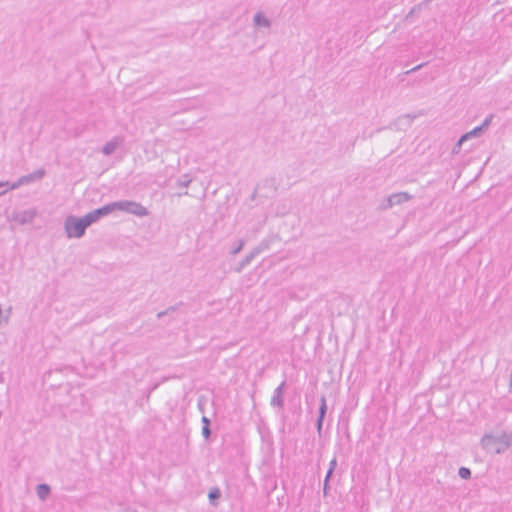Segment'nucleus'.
I'll use <instances>...</instances> for the list:
<instances>
[{"instance_id": "obj_1", "label": "nucleus", "mask_w": 512, "mask_h": 512, "mask_svg": "<svg viewBox=\"0 0 512 512\" xmlns=\"http://www.w3.org/2000/svg\"><path fill=\"white\" fill-rule=\"evenodd\" d=\"M89 227L85 217H76L69 215L64 222L65 232L68 238H81L84 236L86 229Z\"/></svg>"}, {"instance_id": "obj_2", "label": "nucleus", "mask_w": 512, "mask_h": 512, "mask_svg": "<svg viewBox=\"0 0 512 512\" xmlns=\"http://www.w3.org/2000/svg\"><path fill=\"white\" fill-rule=\"evenodd\" d=\"M113 211L119 210L123 211L129 214H133L139 217H144L149 214V211L146 207H144L142 204L130 201V200H123V201H115L112 202Z\"/></svg>"}, {"instance_id": "obj_3", "label": "nucleus", "mask_w": 512, "mask_h": 512, "mask_svg": "<svg viewBox=\"0 0 512 512\" xmlns=\"http://www.w3.org/2000/svg\"><path fill=\"white\" fill-rule=\"evenodd\" d=\"M112 212H114V211H113V206H112V202H111V203H108L100 208H97V209L87 213L86 215H84V217L90 226L93 223L99 221L101 218L109 215Z\"/></svg>"}, {"instance_id": "obj_4", "label": "nucleus", "mask_w": 512, "mask_h": 512, "mask_svg": "<svg viewBox=\"0 0 512 512\" xmlns=\"http://www.w3.org/2000/svg\"><path fill=\"white\" fill-rule=\"evenodd\" d=\"M327 413V402L325 395L320 397V406L318 411V417L316 419V429L319 437L322 436L323 422Z\"/></svg>"}, {"instance_id": "obj_5", "label": "nucleus", "mask_w": 512, "mask_h": 512, "mask_svg": "<svg viewBox=\"0 0 512 512\" xmlns=\"http://www.w3.org/2000/svg\"><path fill=\"white\" fill-rule=\"evenodd\" d=\"M481 444L482 447L487 451L495 453V448L501 447V439L489 434H485L481 439Z\"/></svg>"}, {"instance_id": "obj_6", "label": "nucleus", "mask_w": 512, "mask_h": 512, "mask_svg": "<svg viewBox=\"0 0 512 512\" xmlns=\"http://www.w3.org/2000/svg\"><path fill=\"white\" fill-rule=\"evenodd\" d=\"M286 386V382L283 381L277 388H275L273 395L271 397V405L273 407L283 408L284 406V388Z\"/></svg>"}, {"instance_id": "obj_7", "label": "nucleus", "mask_w": 512, "mask_h": 512, "mask_svg": "<svg viewBox=\"0 0 512 512\" xmlns=\"http://www.w3.org/2000/svg\"><path fill=\"white\" fill-rule=\"evenodd\" d=\"M36 216V212L33 210H24L17 213L14 217V220L20 224H27L33 221Z\"/></svg>"}, {"instance_id": "obj_8", "label": "nucleus", "mask_w": 512, "mask_h": 512, "mask_svg": "<svg viewBox=\"0 0 512 512\" xmlns=\"http://www.w3.org/2000/svg\"><path fill=\"white\" fill-rule=\"evenodd\" d=\"M391 201H392V204L395 206V205H399V204H402L404 202H407L409 201L410 199H412V195H410L409 193L407 192H398V193H394V194H391L389 195Z\"/></svg>"}, {"instance_id": "obj_9", "label": "nucleus", "mask_w": 512, "mask_h": 512, "mask_svg": "<svg viewBox=\"0 0 512 512\" xmlns=\"http://www.w3.org/2000/svg\"><path fill=\"white\" fill-rule=\"evenodd\" d=\"M499 438L501 439V447L495 448V454L505 452V450L512 444V435L503 433Z\"/></svg>"}, {"instance_id": "obj_10", "label": "nucleus", "mask_w": 512, "mask_h": 512, "mask_svg": "<svg viewBox=\"0 0 512 512\" xmlns=\"http://www.w3.org/2000/svg\"><path fill=\"white\" fill-rule=\"evenodd\" d=\"M33 181H35V180H34L33 176H32V175H31V173H30V174H28V175H24V176L20 177L16 182H14L13 184H11V185L8 187V189H10V190H14V189L19 188V187H20L21 185H23V184H28V183L33 182Z\"/></svg>"}, {"instance_id": "obj_11", "label": "nucleus", "mask_w": 512, "mask_h": 512, "mask_svg": "<svg viewBox=\"0 0 512 512\" xmlns=\"http://www.w3.org/2000/svg\"><path fill=\"white\" fill-rule=\"evenodd\" d=\"M50 492H51V488L48 484L43 483V484H38L36 486L37 496L41 500H45L47 498V496L50 494Z\"/></svg>"}, {"instance_id": "obj_12", "label": "nucleus", "mask_w": 512, "mask_h": 512, "mask_svg": "<svg viewBox=\"0 0 512 512\" xmlns=\"http://www.w3.org/2000/svg\"><path fill=\"white\" fill-rule=\"evenodd\" d=\"M253 20H254V23L256 26H260V27H270L271 26L270 20L261 12L256 13Z\"/></svg>"}, {"instance_id": "obj_13", "label": "nucleus", "mask_w": 512, "mask_h": 512, "mask_svg": "<svg viewBox=\"0 0 512 512\" xmlns=\"http://www.w3.org/2000/svg\"><path fill=\"white\" fill-rule=\"evenodd\" d=\"M119 143L120 142L117 138H114L113 140L107 142L102 148L103 154L111 155L117 149Z\"/></svg>"}, {"instance_id": "obj_14", "label": "nucleus", "mask_w": 512, "mask_h": 512, "mask_svg": "<svg viewBox=\"0 0 512 512\" xmlns=\"http://www.w3.org/2000/svg\"><path fill=\"white\" fill-rule=\"evenodd\" d=\"M481 134H482L481 128L480 127H475L471 131L463 134L461 136V141H467L468 139H470L472 137H479V136H481Z\"/></svg>"}, {"instance_id": "obj_15", "label": "nucleus", "mask_w": 512, "mask_h": 512, "mask_svg": "<svg viewBox=\"0 0 512 512\" xmlns=\"http://www.w3.org/2000/svg\"><path fill=\"white\" fill-rule=\"evenodd\" d=\"M253 254H248L246 255L242 261L239 263V265L235 268V271L237 273H240L244 267H246L247 265H249L251 263V261L253 260Z\"/></svg>"}, {"instance_id": "obj_16", "label": "nucleus", "mask_w": 512, "mask_h": 512, "mask_svg": "<svg viewBox=\"0 0 512 512\" xmlns=\"http://www.w3.org/2000/svg\"><path fill=\"white\" fill-rule=\"evenodd\" d=\"M183 305V302H179L178 304L174 305V306H170L168 307L167 309L163 310V311H160L158 314H157V318L158 319H161L162 317H164L165 315H169L173 312H175L179 306Z\"/></svg>"}, {"instance_id": "obj_17", "label": "nucleus", "mask_w": 512, "mask_h": 512, "mask_svg": "<svg viewBox=\"0 0 512 512\" xmlns=\"http://www.w3.org/2000/svg\"><path fill=\"white\" fill-rule=\"evenodd\" d=\"M413 119H414V116H411V115L407 114V115H404V116L399 117V118L395 121L394 125H396V126H400V125H401V123H402L403 121H405V122H406V125H407V126H410V125H411V123H412V121H413Z\"/></svg>"}, {"instance_id": "obj_18", "label": "nucleus", "mask_w": 512, "mask_h": 512, "mask_svg": "<svg viewBox=\"0 0 512 512\" xmlns=\"http://www.w3.org/2000/svg\"><path fill=\"white\" fill-rule=\"evenodd\" d=\"M268 248V243L262 241L257 247H255L249 254H253V258L259 255L262 251Z\"/></svg>"}, {"instance_id": "obj_19", "label": "nucleus", "mask_w": 512, "mask_h": 512, "mask_svg": "<svg viewBox=\"0 0 512 512\" xmlns=\"http://www.w3.org/2000/svg\"><path fill=\"white\" fill-rule=\"evenodd\" d=\"M458 475L464 479L468 480L471 478V470L467 467H460L458 470Z\"/></svg>"}, {"instance_id": "obj_20", "label": "nucleus", "mask_w": 512, "mask_h": 512, "mask_svg": "<svg viewBox=\"0 0 512 512\" xmlns=\"http://www.w3.org/2000/svg\"><path fill=\"white\" fill-rule=\"evenodd\" d=\"M221 496V493H220V490L218 488H212L210 491H209V494H208V497H209V500L213 503L214 500L220 498Z\"/></svg>"}, {"instance_id": "obj_21", "label": "nucleus", "mask_w": 512, "mask_h": 512, "mask_svg": "<svg viewBox=\"0 0 512 512\" xmlns=\"http://www.w3.org/2000/svg\"><path fill=\"white\" fill-rule=\"evenodd\" d=\"M494 115L493 114H489L483 121V123L481 125H479L478 127L481 128V132L483 133L488 127L489 125L491 124V121L493 119Z\"/></svg>"}, {"instance_id": "obj_22", "label": "nucleus", "mask_w": 512, "mask_h": 512, "mask_svg": "<svg viewBox=\"0 0 512 512\" xmlns=\"http://www.w3.org/2000/svg\"><path fill=\"white\" fill-rule=\"evenodd\" d=\"M190 183L191 179L188 178V175H184L181 179L177 181V186L186 188L189 186Z\"/></svg>"}, {"instance_id": "obj_23", "label": "nucleus", "mask_w": 512, "mask_h": 512, "mask_svg": "<svg viewBox=\"0 0 512 512\" xmlns=\"http://www.w3.org/2000/svg\"><path fill=\"white\" fill-rule=\"evenodd\" d=\"M393 206L394 205L392 204V201H391L390 197L388 196L387 198H385L383 200V202L380 204L379 208L382 210H386V209L392 208Z\"/></svg>"}, {"instance_id": "obj_24", "label": "nucleus", "mask_w": 512, "mask_h": 512, "mask_svg": "<svg viewBox=\"0 0 512 512\" xmlns=\"http://www.w3.org/2000/svg\"><path fill=\"white\" fill-rule=\"evenodd\" d=\"M45 174H46V171L43 168H40V169L34 171L33 173H31L34 180L42 179L45 176Z\"/></svg>"}, {"instance_id": "obj_25", "label": "nucleus", "mask_w": 512, "mask_h": 512, "mask_svg": "<svg viewBox=\"0 0 512 512\" xmlns=\"http://www.w3.org/2000/svg\"><path fill=\"white\" fill-rule=\"evenodd\" d=\"M465 141H461V137L458 139V141L456 142V144L453 146L452 148V154H459L460 151H461V147H462V144L464 143Z\"/></svg>"}, {"instance_id": "obj_26", "label": "nucleus", "mask_w": 512, "mask_h": 512, "mask_svg": "<svg viewBox=\"0 0 512 512\" xmlns=\"http://www.w3.org/2000/svg\"><path fill=\"white\" fill-rule=\"evenodd\" d=\"M244 244H245L244 240H239L238 245L231 251V254L232 255L238 254L242 250Z\"/></svg>"}, {"instance_id": "obj_27", "label": "nucleus", "mask_w": 512, "mask_h": 512, "mask_svg": "<svg viewBox=\"0 0 512 512\" xmlns=\"http://www.w3.org/2000/svg\"><path fill=\"white\" fill-rule=\"evenodd\" d=\"M202 435L205 440H208L211 436V429L210 427L202 426Z\"/></svg>"}, {"instance_id": "obj_28", "label": "nucleus", "mask_w": 512, "mask_h": 512, "mask_svg": "<svg viewBox=\"0 0 512 512\" xmlns=\"http://www.w3.org/2000/svg\"><path fill=\"white\" fill-rule=\"evenodd\" d=\"M424 65H425L424 63H421V64L413 67L412 69L407 70L406 72H404V75H409V74H411L413 72H416V71L420 70Z\"/></svg>"}, {"instance_id": "obj_29", "label": "nucleus", "mask_w": 512, "mask_h": 512, "mask_svg": "<svg viewBox=\"0 0 512 512\" xmlns=\"http://www.w3.org/2000/svg\"><path fill=\"white\" fill-rule=\"evenodd\" d=\"M329 482L330 481H328V479H324V484H323V493H324V495H327L328 491L330 489Z\"/></svg>"}, {"instance_id": "obj_30", "label": "nucleus", "mask_w": 512, "mask_h": 512, "mask_svg": "<svg viewBox=\"0 0 512 512\" xmlns=\"http://www.w3.org/2000/svg\"><path fill=\"white\" fill-rule=\"evenodd\" d=\"M201 422H202L203 426L210 427L211 422L208 417L202 416Z\"/></svg>"}, {"instance_id": "obj_31", "label": "nucleus", "mask_w": 512, "mask_h": 512, "mask_svg": "<svg viewBox=\"0 0 512 512\" xmlns=\"http://www.w3.org/2000/svg\"><path fill=\"white\" fill-rule=\"evenodd\" d=\"M336 466H337V459H336V457H334V458L330 461V463H329V468H328V469L335 470Z\"/></svg>"}, {"instance_id": "obj_32", "label": "nucleus", "mask_w": 512, "mask_h": 512, "mask_svg": "<svg viewBox=\"0 0 512 512\" xmlns=\"http://www.w3.org/2000/svg\"><path fill=\"white\" fill-rule=\"evenodd\" d=\"M333 472H334V470L328 469L327 473H326V476H325V479H328V481H330V479H331V477L333 475Z\"/></svg>"}, {"instance_id": "obj_33", "label": "nucleus", "mask_w": 512, "mask_h": 512, "mask_svg": "<svg viewBox=\"0 0 512 512\" xmlns=\"http://www.w3.org/2000/svg\"><path fill=\"white\" fill-rule=\"evenodd\" d=\"M8 185H9V182H0V188H2L4 186H8ZM6 191H7V189L3 190L2 192H0V195L4 194Z\"/></svg>"}, {"instance_id": "obj_34", "label": "nucleus", "mask_w": 512, "mask_h": 512, "mask_svg": "<svg viewBox=\"0 0 512 512\" xmlns=\"http://www.w3.org/2000/svg\"><path fill=\"white\" fill-rule=\"evenodd\" d=\"M198 407H199V409H200L202 412L204 411V410H203V405H202L201 400H199V402H198Z\"/></svg>"}, {"instance_id": "obj_35", "label": "nucleus", "mask_w": 512, "mask_h": 512, "mask_svg": "<svg viewBox=\"0 0 512 512\" xmlns=\"http://www.w3.org/2000/svg\"><path fill=\"white\" fill-rule=\"evenodd\" d=\"M158 387V384H155L153 387L150 388L149 393L155 390Z\"/></svg>"}, {"instance_id": "obj_36", "label": "nucleus", "mask_w": 512, "mask_h": 512, "mask_svg": "<svg viewBox=\"0 0 512 512\" xmlns=\"http://www.w3.org/2000/svg\"><path fill=\"white\" fill-rule=\"evenodd\" d=\"M511 385H512V373H511Z\"/></svg>"}]
</instances>
